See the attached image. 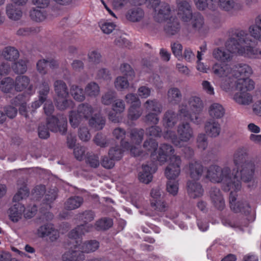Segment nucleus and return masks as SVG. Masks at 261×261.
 <instances>
[{
  "mask_svg": "<svg viewBox=\"0 0 261 261\" xmlns=\"http://www.w3.org/2000/svg\"><path fill=\"white\" fill-rule=\"evenodd\" d=\"M160 114L149 112L145 116V121L154 125L157 124L159 122L158 115Z\"/></svg>",
  "mask_w": 261,
  "mask_h": 261,
  "instance_id": "59",
  "label": "nucleus"
},
{
  "mask_svg": "<svg viewBox=\"0 0 261 261\" xmlns=\"http://www.w3.org/2000/svg\"><path fill=\"white\" fill-rule=\"evenodd\" d=\"M189 171L190 177L193 180L187 182V191L189 196L193 198L201 197L203 193V189L201 184L196 181L202 176L203 166L201 163L194 161L189 164Z\"/></svg>",
  "mask_w": 261,
  "mask_h": 261,
  "instance_id": "5",
  "label": "nucleus"
},
{
  "mask_svg": "<svg viewBox=\"0 0 261 261\" xmlns=\"http://www.w3.org/2000/svg\"><path fill=\"white\" fill-rule=\"evenodd\" d=\"M99 247V242L96 240H90L82 244L74 245V249H70L62 256L63 261H82L85 258L84 252H94Z\"/></svg>",
  "mask_w": 261,
  "mask_h": 261,
  "instance_id": "7",
  "label": "nucleus"
},
{
  "mask_svg": "<svg viewBox=\"0 0 261 261\" xmlns=\"http://www.w3.org/2000/svg\"><path fill=\"white\" fill-rule=\"evenodd\" d=\"M122 146L116 145L114 147L110 148L109 151V157L114 159L115 161L120 160L123 156L124 148H121Z\"/></svg>",
  "mask_w": 261,
  "mask_h": 261,
  "instance_id": "44",
  "label": "nucleus"
},
{
  "mask_svg": "<svg viewBox=\"0 0 261 261\" xmlns=\"http://www.w3.org/2000/svg\"><path fill=\"white\" fill-rule=\"evenodd\" d=\"M93 228V226L91 224H83L78 225L69 232L68 237L72 240V242H70V243L74 245L73 248H74V245L80 244L77 239H80L82 235H84L86 232L91 231Z\"/></svg>",
  "mask_w": 261,
  "mask_h": 261,
  "instance_id": "13",
  "label": "nucleus"
},
{
  "mask_svg": "<svg viewBox=\"0 0 261 261\" xmlns=\"http://www.w3.org/2000/svg\"><path fill=\"white\" fill-rule=\"evenodd\" d=\"M15 4H9L7 6L6 13L8 17L11 19L17 20L22 16V11L16 8V4L20 6L24 5L28 0H12Z\"/></svg>",
  "mask_w": 261,
  "mask_h": 261,
  "instance_id": "17",
  "label": "nucleus"
},
{
  "mask_svg": "<svg viewBox=\"0 0 261 261\" xmlns=\"http://www.w3.org/2000/svg\"><path fill=\"white\" fill-rule=\"evenodd\" d=\"M255 23L249 28L250 34L243 30L237 31L234 37L226 42V49L218 48L213 51L214 58L223 64H215L212 69L215 75L223 78L221 87L225 91L230 88L233 79L238 80L242 75L250 76L252 73L251 68L246 64H238L233 68L224 64L231 60L233 54L252 59L261 58V50L257 47L256 41H261V14L256 18Z\"/></svg>",
  "mask_w": 261,
  "mask_h": 261,
  "instance_id": "1",
  "label": "nucleus"
},
{
  "mask_svg": "<svg viewBox=\"0 0 261 261\" xmlns=\"http://www.w3.org/2000/svg\"><path fill=\"white\" fill-rule=\"evenodd\" d=\"M225 113V110L223 106L218 103L211 105L209 108L210 115L214 118H221Z\"/></svg>",
  "mask_w": 261,
  "mask_h": 261,
  "instance_id": "34",
  "label": "nucleus"
},
{
  "mask_svg": "<svg viewBox=\"0 0 261 261\" xmlns=\"http://www.w3.org/2000/svg\"><path fill=\"white\" fill-rule=\"evenodd\" d=\"M30 190L27 186H23L20 188L16 194L14 196L13 200L14 202H17L12 206L9 208L10 219L13 222H16L21 218L22 214L24 213V216L26 218H31L33 217L37 211V207L34 205L31 207V210L29 208L27 212L25 213V210L24 205L18 202L20 200L27 198L29 196Z\"/></svg>",
  "mask_w": 261,
  "mask_h": 261,
  "instance_id": "3",
  "label": "nucleus"
},
{
  "mask_svg": "<svg viewBox=\"0 0 261 261\" xmlns=\"http://www.w3.org/2000/svg\"><path fill=\"white\" fill-rule=\"evenodd\" d=\"M128 80V78L125 76L117 77L115 81V88L118 90L127 88L129 86Z\"/></svg>",
  "mask_w": 261,
  "mask_h": 261,
  "instance_id": "46",
  "label": "nucleus"
},
{
  "mask_svg": "<svg viewBox=\"0 0 261 261\" xmlns=\"http://www.w3.org/2000/svg\"><path fill=\"white\" fill-rule=\"evenodd\" d=\"M142 113L143 110L141 109V106H130L128 111L127 118L132 121L137 120Z\"/></svg>",
  "mask_w": 261,
  "mask_h": 261,
  "instance_id": "42",
  "label": "nucleus"
},
{
  "mask_svg": "<svg viewBox=\"0 0 261 261\" xmlns=\"http://www.w3.org/2000/svg\"><path fill=\"white\" fill-rule=\"evenodd\" d=\"M79 137L83 141H88L90 139V134L87 127H81L79 130Z\"/></svg>",
  "mask_w": 261,
  "mask_h": 261,
  "instance_id": "64",
  "label": "nucleus"
},
{
  "mask_svg": "<svg viewBox=\"0 0 261 261\" xmlns=\"http://www.w3.org/2000/svg\"><path fill=\"white\" fill-rule=\"evenodd\" d=\"M150 195L151 197V206L156 211L165 212L166 210V205L165 201L161 199L160 190L152 189L150 192Z\"/></svg>",
  "mask_w": 261,
  "mask_h": 261,
  "instance_id": "18",
  "label": "nucleus"
},
{
  "mask_svg": "<svg viewBox=\"0 0 261 261\" xmlns=\"http://www.w3.org/2000/svg\"><path fill=\"white\" fill-rule=\"evenodd\" d=\"M174 152V149L173 147L169 144L164 143L162 144L160 146L158 150V155H157V160L161 164L165 163L169 156V159L172 156H176L173 155ZM171 163V160H170V163Z\"/></svg>",
  "mask_w": 261,
  "mask_h": 261,
  "instance_id": "16",
  "label": "nucleus"
},
{
  "mask_svg": "<svg viewBox=\"0 0 261 261\" xmlns=\"http://www.w3.org/2000/svg\"><path fill=\"white\" fill-rule=\"evenodd\" d=\"M49 86L48 82L44 81L42 83L39 92V98L43 101H46L49 92Z\"/></svg>",
  "mask_w": 261,
  "mask_h": 261,
  "instance_id": "51",
  "label": "nucleus"
},
{
  "mask_svg": "<svg viewBox=\"0 0 261 261\" xmlns=\"http://www.w3.org/2000/svg\"><path fill=\"white\" fill-rule=\"evenodd\" d=\"M121 72L124 76H127L129 80H133L135 76V72L131 66L127 63H123L121 65L120 67Z\"/></svg>",
  "mask_w": 261,
  "mask_h": 261,
  "instance_id": "48",
  "label": "nucleus"
},
{
  "mask_svg": "<svg viewBox=\"0 0 261 261\" xmlns=\"http://www.w3.org/2000/svg\"><path fill=\"white\" fill-rule=\"evenodd\" d=\"M132 4L135 5H142L148 1L149 4L150 5L151 8H152L156 12V7L159 6L161 0H131Z\"/></svg>",
  "mask_w": 261,
  "mask_h": 261,
  "instance_id": "53",
  "label": "nucleus"
},
{
  "mask_svg": "<svg viewBox=\"0 0 261 261\" xmlns=\"http://www.w3.org/2000/svg\"><path fill=\"white\" fill-rule=\"evenodd\" d=\"M15 91L21 92L25 89L28 87V90L30 91V94H33L34 93L33 86L29 85L30 80L26 75H18L15 79Z\"/></svg>",
  "mask_w": 261,
  "mask_h": 261,
  "instance_id": "19",
  "label": "nucleus"
},
{
  "mask_svg": "<svg viewBox=\"0 0 261 261\" xmlns=\"http://www.w3.org/2000/svg\"><path fill=\"white\" fill-rule=\"evenodd\" d=\"M195 5L199 10H204L206 8L215 10L217 4L226 11L231 10H239L241 8L240 4H236L233 0H194Z\"/></svg>",
  "mask_w": 261,
  "mask_h": 261,
  "instance_id": "11",
  "label": "nucleus"
},
{
  "mask_svg": "<svg viewBox=\"0 0 261 261\" xmlns=\"http://www.w3.org/2000/svg\"><path fill=\"white\" fill-rule=\"evenodd\" d=\"M48 61L45 59L40 60L37 63V69L38 72L42 74L47 73V67Z\"/></svg>",
  "mask_w": 261,
  "mask_h": 261,
  "instance_id": "62",
  "label": "nucleus"
},
{
  "mask_svg": "<svg viewBox=\"0 0 261 261\" xmlns=\"http://www.w3.org/2000/svg\"><path fill=\"white\" fill-rule=\"evenodd\" d=\"M83 119V118L77 111H70L69 114V122L72 127H77Z\"/></svg>",
  "mask_w": 261,
  "mask_h": 261,
  "instance_id": "45",
  "label": "nucleus"
},
{
  "mask_svg": "<svg viewBox=\"0 0 261 261\" xmlns=\"http://www.w3.org/2000/svg\"><path fill=\"white\" fill-rule=\"evenodd\" d=\"M144 12L142 9L134 7L129 9L126 13L125 17L127 20L133 22H139L144 17Z\"/></svg>",
  "mask_w": 261,
  "mask_h": 261,
  "instance_id": "21",
  "label": "nucleus"
},
{
  "mask_svg": "<svg viewBox=\"0 0 261 261\" xmlns=\"http://www.w3.org/2000/svg\"><path fill=\"white\" fill-rule=\"evenodd\" d=\"M171 163L166 167L165 171L166 177L169 180L167 182V191L176 195L178 190V184L174 180L180 174L181 159L180 156H174L171 158Z\"/></svg>",
  "mask_w": 261,
  "mask_h": 261,
  "instance_id": "8",
  "label": "nucleus"
},
{
  "mask_svg": "<svg viewBox=\"0 0 261 261\" xmlns=\"http://www.w3.org/2000/svg\"><path fill=\"white\" fill-rule=\"evenodd\" d=\"M106 123V119L100 114H96L89 120L90 126L95 130L102 129Z\"/></svg>",
  "mask_w": 261,
  "mask_h": 261,
  "instance_id": "27",
  "label": "nucleus"
},
{
  "mask_svg": "<svg viewBox=\"0 0 261 261\" xmlns=\"http://www.w3.org/2000/svg\"><path fill=\"white\" fill-rule=\"evenodd\" d=\"M249 77V76L242 75L236 82V89L239 92L234 95L233 99L236 102L241 105H249L252 100V96L248 91L254 89V83Z\"/></svg>",
  "mask_w": 261,
  "mask_h": 261,
  "instance_id": "6",
  "label": "nucleus"
},
{
  "mask_svg": "<svg viewBox=\"0 0 261 261\" xmlns=\"http://www.w3.org/2000/svg\"><path fill=\"white\" fill-rule=\"evenodd\" d=\"M168 98L170 102L178 104L181 99V94L177 88H172L168 90Z\"/></svg>",
  "mask_w": 261,
  "mask_h": 261,
  "instance_id": "39",
  "label": "nucleus"
},
{
  "mask_svg": "<svg viewBox=\"0 0 261 261\" xmlns=\"http://www.w3.org/2000/svg\"><path fill=\"white\" fill-rule=\"evenodd\" d=\"M144 130L143 128H133L130 129L129 137L131 141L136 145H140L144 138Z\"/></svg>",
  "mask_w": 261,
  "mask_h": 261,
  "instance_id": "32",
  "label": "nucleus"
},
{
  "mask_svg": "<svg viewBox=\"0 0 261 261\" xmlns=\"http://www.w3.org/2000/svg\"><path fill=\"white\" fill-rule=\"evenodd\" d=\"M43 109L45 115L48 116L46 121L50 131L59 132L62 135L65 134L67 128V120L64 119L60 120L57 117L52 115L55 110L53 102L47 101L44 103Z\"/></svg>",
  "mask_w": 261,
  "mask_h": 261,
  "instance_id": "10",
  "label": "nucleus"
},
{
  "mask_svg": "<svg viewBox=\"0 0 261 261\" xmlns=\"http://www.w3.org/2000/svg\"><path fill=\"white\" fill-rule=\"evenodd\" d=\"M70 93L73 98L77 101H83L85 99L83 89L77 85H72L70 88Z\"/></svg>",
  "mask_w": 261,
  "mask_h": 261,
  "instance_id": "43",
  "label": "nucleus"
},
{
  "mask_svg": "<svg viewBox=\"0 0 261 261\" xmlns=\"http://www.w3.org/2000/svg\"><path fill=\"white\" fill-rule=\"evenodd\" d=\"M126 131L121 127L115 128L113 131V136L118 140H120V145L122 148L128 149L130 147V143L128 141H124L126 136Z\"/></svg>",
  "mask_w": 261,
  "mask_h": 261,
  "instance_id": "24",
  "label": "nucleus"
},
{
  "mask_svg": "<svg viewBox=\"0 0 261 261\" xmlns=\"http://www.w3.org/2000/svg\"><path fill=\"white\" fill-rule=\"evenodd\" d=\"M180 30V23L176 18L173 19V21L167 22L164 27V31L169 36H172L176 34Z\"/></svg>",
  "mask_w": 261,
  "mask_h": 261,
  "instance_id": "31",
  "label": "nucleus"
},
{
  "mask_svg": "<svg viewBox=\"0 0 261 261\" xmlns=\"http://www.w3.org/2000/svg\"><path fill=\"white\" fill-rule=\"evenodd\" d=\"M190 2V0H176L177 14L183 21L188 22L192 19V28L201 33L204 25L203 17L199 12L192 13Z\"/></svg>",
  "mask_w": 261,
  "mask_h": 261,
  "instance_id": "4",
  "label": "nucleus"
},
{
  "mask_svg": "<svg viewBox=\"0 0 261 261\" xmlns=\"http://www.w3.org/2000/svg\"><path fill=\"white\" fill-rule=\"evenodd\" d=\"M157 166L154 163L149 165H143L142 171L139 174V180L145 184H149L152 179V174L157 170Z\"/></svg>",
  "mask_w": 261,
  "mask_h": 261,
  "instance_id": "15",
  "label": "nucleus"
},
{
  "mask_svg": "<svg viewBox=\"0 0 261 261\" xmlns=\"http://www.w3.org/2000/svg\"><path fill=\"white\" fill-rule=\"evenodd\" d=\"M248 153L246 149L240 148L234 153L233 163L237 167L236 171L231 173L229 168L221 169L218 166L212 165L207 171L206 177L213 182H223V190L231 191L229 194L230 207L234 213H240L245 215L250 212V206L246 201L236 202L237 195L236 192L241 188L242 180L249 182L253 178L255 165L252 161L247 160Z\"/></svg>",
  "mask_w": 261,
  "mask_h": 261,
  "instance_id": "2",
  "label": "nucleus"
},
{
  "mask_svg": "<svg viewBox=\"0 0 261 261\" xmlns=\"http://www.w3.org/2000/svg\"><path fill=\"white\" fill-rule=\"evenodd\" d=\"M55 105L56 108L60 110L72 109L74 107L73 101L71 99H67V97H57L55 100Z\"/></svg>",
  "mask_w": 261,
  "mask_h": 261,
  "instance_id": "33",
  "label": "nucleus"
},
{
  "mask_svg": "<svg viewBox=\"0 0 261 261\" xmlns=\"http://www.w3.org/2000/svg\"><path fill=\"white\" fill-rule=\"evenodd\" d=\"M13 71L16 74H23L27 70V61L20 59L14 62L11 67Z\"/></svg>",
  "mask_w": 261,
  "mask_h": 261,
  "instance_id": "40",
  "label": "nucleus"
},
{
  "mask_svg": "<svg viewBox=\"0 0 261 261\" xmlns=\"http://www.w3.org/2000/svg\"><path fill=\"white\" fill-rule=\"evenodd\" d=\"M171 9L168 4H162L158 12L154 16V20L158 22H162L168 19L170 16Z\"/></svg>",
  "mask_w": 261,
  "mask_h": 261,
  "instance_id": "22",
  "label": "nucleus"
},
{
  "mask_svg": "<svg viewBox=\"0 0 261 261\" xmlns=\"http://www.w3.org/2000/svg\"><path fill=\"white\" fill-rule=\"evenodd\" d=\"M143 147L146 151L151 152V156H152L158 149V143L156 140L149 138L144 142Z\"/></svg>",
  "mask_w": 261,
  "mask_h": 261,
  "instance_id": "41",
  "label": "nucleus"
},
{
  "mask_svg": "<svg viewBox=\"0 0 261 261\" xmlns=\"http://www.w3.org/2000/svg\"><path fill=\"white\" fill-rule=\"evenodd\" d=\"M86 162L90 167L97 168L99 165V156L92 152H88L86 154Z\"/></svg>",
  "mask_w": 261,
  "mask_h": 261,
  "instance_id": "47",
  "label": "nucleus"
},
{
  "mask_svg": "<svg viewBox=\"0 0 261 261\" xmlns=\"http://www.w3.org/2000/svg\"><path fill=\"white\" fill-rule=\"evenodd\" d=\"M38 234L41 238L49 237L51 242L57 240L59 237V232L54 227L53 224L51 223L45 224L38 229Z\"/></svg>",
  "mask_w": 261,
  "mask_h": 261,
  "instance_id": "14",
  "label": "nucleus"
},
{
  "mask_svg": "<svg viewBox=\"0 0 261 261\" xmlns=\"http://www.w3.org/2000/svg\"><path fill=\"white\" fill-rule=\"evenodd\" d=\"M116 97V93L110 91L105 93L101 98V102L105 105H109L112 103Z\"/></svg>",
  "mask_w": 261,
  "mask_h": 261,
  "instance_id": "54",
  "label": "nucleus"
},
{
  "mask_svg": "<svg viewBox=\"0 0 261 261\" xmlns=\"http://www.w3.org/2000/svg\"><path fill=\"white\" fill-rule=\"evenodd\" d=\"M125 100L127 103H129L131 106H141V101L139 99L138 96L133 93L127 94L125 96Z\"/></svg>",
  "mask_w": 261,
  "mask_h": 261,
  "instance_id": "55",
  "label": "nucleus"
},
{
  "mask_svg": "<svg viewBox=\"0 0 261 261\" xmlns=\"http://www.w3.org/2000/svg\"><path fill=\"white\" fill-rule=\"evenodd\" d=\"M177 121V115L174 112L168 110L165 112L163 118V124L165 128L173 127Z\"/></svg>",
  "mask_w": 261,
  "mask_h": 261,
  "instance_id": "23",
  "label": "nucleus"
},
{
  "mask_svg": "<svg viewBox=\"0 0 261 261\" xmlns=\"http://www.w3.org/2000/svg\"><path fill=\"white\" fill-rule=\"evenodd\" d=\"M113 224V220L104 217L97 220L95 223V227L97 230H106L111 228Z\"/></svg>",
  "mask_w": 261,
  "mask_h": 261,
  "instance_id": "36",
  "label": "nucleus"
},
{
  "mask_svg": "<svg viewBox=\"0 0 261 261\" xmlns=\"http://www.w3.org/2000/svg\"><path fill=\"white\" fill-rule=\"evenodd\" d=\"M55 91L57 97L65 98L69 95L66 83L62 80H57L54 83Z\"/></svg>",
  "mask_w": 261,
  "mask_h": 261,
  "instance_id": "29",
  "label": "nucleus"
},
{
  "mask_svg": "<svg viewBox=\"0 0 261 261\" xmlns=\"http://www.w3.org/2000/svg\"><path fill=\"white\" fill-rule=\"evenodd\" d=\"M94 218V213L92 211H85V212L80 213L78 215L77 219L84 223L89 224V222L92 221Z\"/></svg>",
  "mask_w": 261,
  "mask_h": 261,
  "instance_id": "49",
  "label": "nucleus"
},
{
  "mask_svg": "<svg viewBox=\"0 0 261 261\" xmlns=\"http://www.w3.org/2000/svg\"><path fill=\"white\" fill-rule=\"evenodd\" d=\"M205 129L207 135L212 137H216L220 133V125L214 120H210L206 122Z\"/></svg>",
  "mask_w": 261,
  "mask_h": 261,
  "instance_id": "25",
  "label": "nucleus"
},
{
  "mask_svg": "<svg viewBox=\"0 0 261 261\" xmlns=\"http://www.w3.org/2000/svg\"><path fill=\"white\" fill-rule=\"evenodd\" d=\"M46 191L45 186L44 185L36 186L32 190V195L36 200L40 199L44 194Z\"/></svg>",
  "mask_w": 261,
  "mask_h": 261,
  "instance_id": "52",
  "label": "nucleus"
},
{
  "mask_svg": "<svg viewBox=\"0 0 261 261\" xmlns=\"http://www.w3.org/2000/svg\"><path fill=\"white\" fill-rule=\"evenodd\" d=\"M177 131L178 137L175 132L172 130H167L163 135L165 139L171 141L176 146L181 147L182 142L189 141L193 135V129L187 122L180 124L178 126Z\"/></svg>",
  "mask_w": 261,
  "mask_h": 261,
  "instance_id": "9",
  "label": "nucleus"
},
{
  "mask_svg": "<svg viewBox=\"0 0 261 261\" xmlns=\"http://www.w3.org/2000/svg\"><path fill=\"white\" fill-rule=\"evenodd\" d=\"M4 58L10 61H15L19 56V51L14 47L8 46L5 48L3 53Z\"/></svg>",
  "mask_w": 261,
  "mask_h": 261,
  "instance_id": "35",
  "label": "nucleus"
},
{
  "mask_svg": "<svg viewBox=\"0 0 261 261\" xmlns=\"http://www.w3.org/2000/svg\"><path fill=\"white\" fill-rule=\"evenodd\" d=\"M77 111L83 118L88 119L92 116L93 113V109L88 103H82L78 106Z\"/></svg>",
  "mask_w": 261,
  "mask_h": 261,
  "instance_id": "37",
  "label": "nucleus"
},
{
  "mask_svg": "<svg viewBox=\"0 0 261 261\" xmlns=\"http://www.w3.org/2000/svg\"><path fill=\"white\" fill-rule=\"evenodd\" d=\"M173 55L178 59L182 58V46L178 42H174L171 45Z\"/></svg>",
  "mask_w": 261,
  "mask_h": 261,
  "instance_id": "57",
  "label": "nucleus"
},
{
  "mask_svg": "<svg viewBox=\"0 0 261 261\" xmlns=\"http://www.w3.org/2000/svg\"><path fill=\"white\" fill-rule=\"evenodd\" d=\"M100 88L95 82L89 83L85 87V94L91 97H95L99 94Z\"/></svg>",
  "mask_w": 261,
  "mask_h": 261,
  "instance_id": "38",
  "label": "nucleus"
},
{
  "mask_svg": "<svg viewBox=\"0 0 261 261\" xmlns=\"http://www.w3.org/2000/svg\"><path fill=\"white\" fill-rule=\"evenodd\" d=\"M94 143L98 146L105 147L107 145L106 136L101 133H97L94 138Z\"/></svg>",
  "mask_w": 261,
  "mask_h": 261,
  "instance_id": "61",
  "label": "nucleus"
},
{
  "mask_svg": "<svg viewBox=\"0 0 261 261\" xmlns=\"http://www.w3.org/2000/svg\"><path fill=\"white\" fill-rule=\"evenodd\" d=\"M57 197V193L55 190H51L45 194L44 203L50 205Z\"/></svg>",
  "mask_w": 261,
  "mask_h": 261,
  "instance_id": "60",
  "label": "nucleus"
},
{
  "mask_svg": "<svg viewBox=\"0 0 261 261\" xmlns=\"http://www.w3.org/2000/svg\"><path fill=\"white\" fill-rule=\"evenodd\" d=\"M211 198L214 206L222 211L225 206V201L219 189L212 188L210 192Z\"/></svg>",
  "mask_w": 261,
  "mask_h": 261,
  "instance_id": "20",
  "label": "nucleus"
},
{
  "mask_svg": "<svg viewBox=\"0 0 261 261\" xmlns=\"http://www.w3.org/2000/svg\"><path fill=\"white\" fill-rule=\"evenodd\" d=\"M26 100V96L24 94H19L11 100V103L12 105L18 107L25 104L27 102Z\"/></svg>",
  "mask_w": 261,
  "mask_h": 261,
  "instance_id": "63",
  "label": "nucleus"
},
{
  "mask_svg": "<svg viewBox=\"0 0 261 261\" xmlns=\"http://www.w3.org/2000/svg\"><path fill=\"white\" fill-rule=\"evenodd\" d=\"M144 107L147 111L160 114L163 110L162 103L156 99H148L144 103Z\"/></svg>",
  "mask_w": 261,
  "mask_h": 261,
  "instance_id": "30",
  "label": "nucleus"
},
{
  "mask_svg": "<svg viewBox=\"0 0 261 261\" xmlns=\"http://www.w3.org/2000/svg\"><path fill=\"white\" fill-rule=\"evenodd\" d=\"M188 103L191 112L190 113L186 108H181L179 111V115L186 119L198 124L200 121L199 115L203 109L202 101L199 97L193 96L189 99Z\"/></svg>",
  "mask_w": 261,
  "mask_h": 261,
  "instance_id": "12",
  "label": "nucleus"
},
{
  "mask_svg": "<svg viewBox=\"0 0 261 261\" xmlns=\"http://www.w3.org/2000/svg\"><path fill=\"white\" fill-rule=\"evenodd\" d=\"M197 147L202 150H205L207 146V137L204 134L198 135L197 139Z\"/></svg>",
  "mask_w": 261,
  "mask_h": 261,
  "instance_id": "56",
  "label": "nucleus"
},
{
  "mask_svg": "<svg viewBox=\"0 0 261 261\" xmlns=\"http://www.w3.org/2000/svg\"><path fill=\"white\" fill-rule=\"evenodd\" d=\"M147 134L150 136L160 137L162 135V129L159 126H151L146 129Z\"/></svg>",
  "mask_w": 261,
  "mask_h": 261,
  "instance_id": "58",
  "label": "nucleus"
},
{
  "mask_svg": "<svg viewBox=\"0 0 261 261\" xmlns=\"http://www.w3.org/2000/svg\"><path fill=\"white\" fill-rule=\"evenodd\" d=\"M30 15L33 20L37 22L42 21L46 18V14L43 11L36 9L31 10Z\"/></svg>",
  "mask_w": 261,
  "mask_h": 261,
  "instance_id": "50",
  "label": "nucleus"
},
{
  "mask_svg": "<svg viewBox=\"0 0 261 261\" xmlns=\"http://www.w3.org/2000/svg\"><path fill=\"white\" fill-rule=\"evenodd\" d=\"M0 89L4 93H13L15 91L14 80L10 77H5L1 81Z\"/></svg>",
  "mask_w": 261,
  "mask_h": 261,
  "instance_id": "26",
  "label": "nucleus"
},
{
  "mask_svg": "<svg viewBox=\"0 0 261 261\" xmlns=\"http://www.w3.org/2000/svg\"><path fill=\"white\" fill-rule=\"evenodd\" d=\"M83 203V198L81 196H71L64 203V207L67 210H73L79 208Z\"/></svg>",
  "mask_w": 261,
  "mask_h": 261,
  "instance_id": "28",
  "label": "nucleus"
}]
</instances>
